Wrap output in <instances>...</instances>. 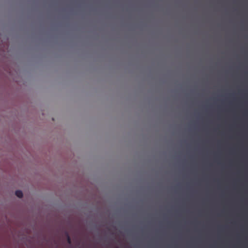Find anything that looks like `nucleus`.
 Returning a JSON list of instances; mask_svg holds the SVG:
<instances>
[{"mask_svg": "<svg viewBox=\"0 0 248 248\" xmlns=\"http://www.w3.org/2000/svg\"><path fill=\"white\" fill-rule=\"evenodd\" d=\"M15 194L17 197H18L19 198H22L23 196L22 191L19 190H16L15 192Z\"/></svg>", "mask_w": 248, "mask_h": 248, "instance_id": "f257e3e1", "label": "nucleus"}, {"mask_svg": "<svg viewBox=\"0 0 248 248\" xmlns=\"http://www.w3.org/2000/svg\"><path fill=\"white\" fill-rule=\"evenodd\" d=\"M67 242L68 244H70L71 243V240L70 236L67 234Z\"/></svg>", "mask_w": 248, "mask_h": 248, "instance_id": "f03ea898", "label": "nucleus"}, {"mask_svg": "<svg viewBox=\"0 0 248 248\" xmlns=\"http://www.w3.org/2000/svg\"><path fill=\"white\" fill-rule=\"evenodd\" d=\"M118 248V247H116V248Z\"/></svg>", "mask_w": 248, "mask_h": 248, "instance_id": "7ed1b4c3", "label": "nucleus"}]
</instances>
